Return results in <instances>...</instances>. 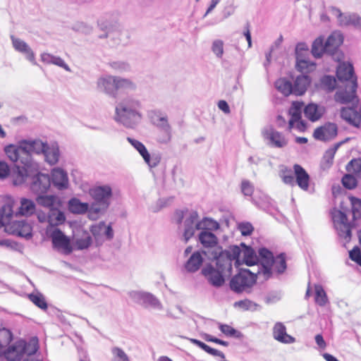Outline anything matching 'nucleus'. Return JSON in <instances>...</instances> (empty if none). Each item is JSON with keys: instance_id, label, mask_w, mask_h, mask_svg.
I'll return each instance as SVG.
<instances>
[{"instance_id": "09e8293b", "label": "nucleus", "mask_w": 361, "mask_h": 361, "mask_svg": "<svg viewBox=\"0 0 361 361\" xmlns=\"http://www.w3.org/2000/svg\"><path fill=\"white\" fill-rule=\"evenodd\" d=\"M154 124L160 130V131H166L169 135V130H171V127L168 122L167 116H160ZM169 136L167 137L169 138Z\"/></svg>"}, {"instance_id": "37998d69", "label": "nucleus", "mask_w": 361, "mask_h": 361, "mask_svg": "<svg viewBox=\"0 0 361 361\" xmlns=\"http://www.w3.org/2000/svg\"><path fill=\"white\" fill-rule=\"evenodd\" d=\"M66 219L63 212L58 209H51L49 214V220L51 224H59Z\"/></svg>"}, {"instance_id": "4d7b16f0", "label": "nucleus", "mask_w": 361, "mask_h": 361, "mask_svg": "<svg viewBox=\"0 0 361 361\" xmlns=\"http://www.w3.org/2000/svg\"><path fill=\"white\" fill-rule=\"evenodd\" d=\"M343 185L349 190L354 189L357 186V180L352 174H345L342 178Z\"/></svg>"}, {"instance_id": "8fccbe9b", "label": "nucleus", "mask_w": 361, "mask_h": 361, "mask_svg": "<svg viewBox=\"0 0 361 361\" xmlns=\"http://www.w3.org/2000/svg\"><path fill=\"white\" fill-rule=\"evenodd\" d=\"M315 64L306 59H297L296 68L298 71L304 73L311 71Z\"/></svg>"}, {"instance_id": "a211bd4d", "label": "nucleus", "mask_w": 361, "mask_h": 361, "mask_svg": "<svg viewBox=\"0 0 361 361\" xmlns=\"http://www.w3.org/2000/svg\"><path fill=\"white\" fill-rule=\"evenodd\" d=\"M50 237L54 247L63 249L68 253L72 251L69 238L60 229L54 228Z\"/></svg>"}, {"instance_id": "69168bd1", "label": "nucleus", "mask_w": 361, "mask_h": 361, "mask_svg": "<svg viewBox=\"0 0 361 361\" xmlns=\"http://www.w3.org/2000/svg\"><path fill=\"white\" fill-rule=\"evenodd\" d=\"M75 244L80 250L87 249L92 244V238L89 235H87L84 238H78L75 241Z\"/></svg>"}, {"instance_id": "473e14b6", "label": "nucleus", "mask_w": 361, "mask_h": 361, "mask_svg": "<svg viewBox=\"0 0 361 361\" xmlns=\"http://www.w3.org/2000/svg\"><path fill=\"white\" fill-rule=\"evenodd\" d=\"M136 84L128 78L116 76V94L118 91L129 92L135 90Z\"/></svg>"}, {"instance_id": "bf43d9fd", "label": "nucleus", "mask_w": 361, "mask_h": 361, "mask_svg": "<svg viewBox=\"0 0 361 361\" xmlns=\"http://www.w3.org/2000/svg\"><path fill=\"white\" fill-rule=\"evenodd\" d=\"M335 228L337 231L338 235L341 238H343L347 241H349L351 238V230L350 224H345V228L341 225L335 226Z\"/></svg>"}, {"instance_id": "4468645a", "label": "nucleus", "mask_w": 361, "mask_h": 361, "mask_svg": "<svg viewBox=\"0 0 361 361\" xmlns=\"http://www.w3.org/2000/svg\"><path fill=\"white\" fill-rule=\"evenodd\" d=\"M337 134V125L334 123L327 122L314 130L313 137L317 140L328 142L334 140Z\"/></svg>"}, {"instance_id": "a878e982", "label": "nucleus", "mask_w": 361, "mask_h": 361, "mask_svg": "<svg viewBox=\"0 0 361 361\" xmlns=\"http://www.w3.org/2000/svg\"><path fill=\"white\" fill-rule=\"evenodd\" d=\"M324 108L315 104H309L304 109V114L311 121H317L324 114Z\"/></svg>"}, {"instance_id": "e433bc0d", "label": "nucleus", "mask_w": 361, "mask_h": 361, "mask_svg": "<svg viewBox=\"0 0 361 361\" xmlns=\"http://www.w3.org/2000/svg\"><path fill=\"white\" fill-rule=\"evenodd\" d=\"M341 25H353L361 29V17L356 13L344 14L340 20Z\"/></svg>"}, {"instance_id": "0e129e2a", "label": "nucleus", "mask_w": 361, "mask_h": 361, "mask_svg": "<svg viewBox=\"0 0 361 361\" xmlns=\"http://www.w3.org/2000/svg\"><path fill=\"white\" fill-rule=\"evenodd\" d=\"M241 192L245 196H251L254 192V186L250 181L243 180L240 185Z\"/></svg>"}, {"instance_id": "2f4dec72", "label": "nucleus", "mask_w": 361, "mask_h": 361, "mask_svg": "<svg viewBox=\"0 0 361 361\" xmlns=\"http://www.w3.org/2000/svg\"><path fill=\"white\" fill-rule=\"evenodd\" d=\"M317 87L326 92H331L336 87V80L332 75H325L319 79Z\"/></svg>"}, {"instance_id": "0eeeda50", "label": "nucleus", "mask_w": 361, "mask_h": 361, "mask_svg": "<svg viewBox=\"0 0 361 361\" xmlns=\"http://www.w3.org/2000/svg\"><path fill=\"white\" fill-rule=\"evenodd\" d=\"M343 42V35L338 31L333 32L326 39L323 36L316 38L312 45V54L320 58L324 54H334Z\"/></svg>"}, {"instance_id": "7c9ffc66", "label": "nucleus", "mask_w": 361, "mask_h": 361, "mask_svg": "<svg viewBox=\"0 0 361 361\" xmlns=\"http://www.w3.org/2000/svg\"><path fill=\"white\" fill-rule=\"evenodd\" d=\"M274 86L285 97L293 94V83L287 78H281L276 80Z\"/></svg>"}, {"instance_id": "052dcab7", "label": "nucleus", "mask_w": 361, "mask_h": 361, "mask_svg": "<svg viewBox=\"0 0 361 361\" xmlns=\"http://www.w3.org/2000/svg\"><path fill=\"white\" fill-rule=\"evenodd\" d=\"M109 66L116 72L122 73L130 71V66L124 61H112L109 63Z\"/></svg>"}, {"instance_id": "1a4fd4ad", "label": "nucleus", "mask_w": 361, "mask_h": 361, "mask_svg": "<svg viewBox=\"0 0 361 361\" xmlns=\"http://www.w3.org/2000/svg\"><path fill=\"white\" fill-rule=\"evenodd\" d=\"M261 277L258 274V271L254 274L248 269H242L231 279L230 288L237 293L246 291L256 283L257 278Z\"/></svg>"}, {"instance_id": "b1692460", "label": "nucleus", "mask_w": 361, "mask_h": 361, "mask_svg": "<svg viewBox=\"0 0 361 361\" xmlns=\"http://www.w3.org/2000/svg\"><path fill=\"white\" fill-rule=\"evenodd\" d=\"M310 82L311 78L307 75L297 76L293 84V94L300 96L305 94Z\"/></svg>"}, {"instance_id": "39448f33", "label": "nucleus", "mask_w": 361, "mask_h": 361, "mask_svg": "<svg viewBox=\"0 0 361 361\" xmlns=\"http://www.w3.org/2000/svg\"><path fill=\"white\" fill-rule=\"evenodd\" d=\"M199 215L194 210H177L174 215L178 230L183 233L185 243H187L194 235L197 230H200L198 223Z\"/></svg>"}, {"instance_id": "49530a36", "label": "nucleus", "mask_w": 361, "mask_h": 361, "mask_svg": "<svg viewBox=\"0 0 361 361\" xmlns=\"http://www.w3.org/2000/svg\"><path fill=\"white\" fill-rule=\"evenodd\" d=\"M142 158L150 168H155L160 163L161 156L159 153H153L152 154H150L147 152V156L145 157V155Z\"/></svg>"}, {"instance_id": "6ab92c4d", "label": "nucleus", "mask_w": 361, "mask_h": 361, "mask_svg": "<svg viewBox=\"0 0 361 361\" xmlns=\"http://www.w3.org/2000/svg\"><path fill=\"white\" fill-rule=\"evenodd\" d=\"M11 39L12 41L13 47L16 51L25 54L28 61L32 62L34 65H37L35 54L25 41L17 38L13 35L11 36Z\"/></svg>"}, {"instance_id": "ea45409f", "label": "nucleus", "mask_w": 361, "mask_h": 361, "mask_svg": "<svg viewBox=\"0 0 361 361\" xmlns=\"http://www.w3.org/2000/svg\"><path fill=\"white\" fill-rule=\"evenodd\" d=\"M28 298L30 300L39 308L43 310H46L47 309V302L42 293H31L28 295Z\"/></svg>"}, {"instance_id": "9b49d317", "label": "nucleus", "mask_w": 361, "mask_h": 361, "mask_svg": "<svg viewBox=\"0 0 361 361\" xmlns=\"http://www.w3.org/2000/svg\"><path fill=\"white\" fill-rule=\"evenodd\" d=\"M262 135L267 145L274 148H283L288 145V140L283 133L277 131L271 126L264 128Z\"/></svg>"}, {"instance_id": "f3484780", "label": "nucleus", "mask_w": 361, "mask_h": 361, "mask_svg": "<svg viewBox=\"0 0 361 361\" xmlns=\"http://www.w3.org/2000/svg\"><path fill=\"white\" fill-rule=\"evenodd\" d=\"M51 183L58 190L67 189L69 185L68 174L63 169L56 167L51 171Z\"/></svg>"}, {"instance_id": "f704fd0d", "label": "nucleus", "mask_w": 361, "mask_h": 361, "mask_svg": "<svg viewBox=\"0 0 361 361\" xmlns=\"http://www.w3.org/2000/svg\"><path fill=\"white\" fill-rule=\"evenodd\" d=\"M200 242L205 247H213L217 244L216 236L208 231H202L199 235Z\"/></svg>"}, {"instance_id": "c03bdc74", "label": "nucleus", "mask_w": 361, "mask_h": 361, "mask_svg": "<svg viewBox=\"0 0 361 361\" xmlns=\"http://www.w3.org/2000/svg\"><path fill=\"white\" fill-rule=\"evenodd\" d=\"M219 329L224 334L229 337L240 339L243 336L240 331L233 329L228 324H220Z\"/></svg>"}, {"instance_id": "a18cd8bd", "label": "nucleus", "mask_w": 361, "mask_h": 361, "mask_svg": "<svg viewBox=\"0 0 361 361\" xmlns=\"http://www.w3.org/2000/svg\"><path fill=\"white\" fill-rule=\"evenodd\" d=\"M233 306L234 307H239L243 310L255 311L257 310L258 305L252 300L245 299L235 302Z\"/></svg>"}, {"instance_id": "9d476101", "label": "nucleus", "mask_w": 361, "mask_h": 361, "mask_svg": "<svg viewBox=\"0 0 361 361\" xmlns=\"http://www.w3.org/2000/svg\"><path fill=\"white\" fill-rule=\"evenodd\" d=\"M357 88V79L354 78L349 84H344L343 87H340L337 90L334 94V100L342 104L351 103L353 106H357L359 103V99L356 94Z\"/></svg>"}, {"instance_id": "20e7f679", "label": "nucleus", "mask_w": 361, "mask_h": 361, "mask_svg": "<svg viewBox=\"0 0 361 361\" xmlns=\"http://www.w3.org/2000/svg\"><path fill=\"white\" fill-rule=\"evenodd\" d=\"M261 257V267L258 269V274L262 276L263 281H267L272 276L273 270L277 274H283L286 268V257L281 253L274 257L273 253L266 247L259 249Z\"/></svg>"}, {"instance_id": "f257e3e1", "label": "nucleus", "mask_w": 361, "mask_h": 361, "mask_svg": "<svg viewBox=\"0 0 361 361\" xmlns=\"http://www.w3.org/2000/svg\"><path fill=\"white\" fill-rule=\"evenodd\" d=\"M240 252V249L238 245L230 246L224 250L216 249L214 252L216 268L207 264L202 269V274L212 286L221 287L224 283V277L231 274L232 263L234 259H237Z\"/></svg>"}, {"instance_id": "de8ad7c7", "label": "nucleus", "mask_w": 361, "mask_h": 361, "mask_svg": "<svg viewBox=\"0 0 361 361\" xmlns=\"http://www.w3.org/2000/svg\"><path fill=\"white\" fill-rule=\"evenodd\" d=\"M111 353L112 361H130L127 354L119 347H113L111 349Z\"/></svg>"}, {"instance_id": "c756f323", "label": "nucleus", "mask_w": 361, "mask_h": 361, "mask_svg": "<svg viewBox=\"0 0 361 361\" xmlns=\"http://www.w3.org/2000/svg\"><path fill=\"white\" fill-rule=\"evenodd\" d=\"M41 60L44 63L54 64L63 68L66 71L71 72L70 67L66 63L63 59L59 56H56L49 53H43L41 54Z\"/></svg>"}, {"instance_id": "864d4df0", "label": "nucleus", "mask_w": 361, "mask_h": 361, "mask_svg": "<svg viewBox=\"0 0 361 361\" xmlns=\"http://www.w3.org/2000/svg\"><path fill=\"white\" fill-rule=\"evenodd\" d=\"M13 215V211L9 205H4L1 208V214L0 216V223L2 225L5 224H8L10 221V219Z\"/></svg>"}, {"instance_id": "72a5a7b5", "label": "nucleus", "mask_w": 361, "mask_h": 361, "mask_svg": "<svg viewBox=\"0 0 361 361\" xmlns=\"http://www.w3.org/2000/svg\"><path fill=\"white\" fill-rule=\"evenodd\" d=\"M35 202L27 198L20 199V207L18 214L22 216H31L35 212Z\"/></svg>"}, {"instance_id": "c85d7f7f", "label": "nucleus", "mask_w": 361, "mask_h": 361, "mask_svg": "<svg viewBox=\"0 0 361 361\" xmlns=\"http://www.w3.org/2000/svg\"><path fill=\"white\" fill-rule=\"evenodd\" d=\"M13 227L18 235L26 239L32 238V226L25 220L18 221L13 224Z\"/></svg>"}, {"instance_id": "f8f14e48", "label": "nucleus", "mask_w": 361, "mask_h": 361, "mask_svg": "<svg viewBox=\"0 0 361 361\" xmlns=\"http://www.w3.org/2000/svg\"><path fill=\"white\" fill-rule=\"evenodd\" d=\"M37 350V347L34 345L31 350L27 349V346L24 342H18L16 344L8 347L4 351L6 358L9 361H20L24 354L29 355H33Z\"/></svg>"}, {"instance_id": "e2e57ef3", "label": "nucleus", "mask_w": 361, "mask_h": 361, "mask_svg": "<svg viewBox=\"0 0 361 361\" xmlns=\"http://www.w3.org/2000/svg\"><path fill=\"white\" fill-rule=\"evenodd\" d=\"M238 229L240 231L242 235L247 236L252 233L254 227L249 222H242L238 224Z\"/></svg>"}, {"instance_id": "79ce46f5", "label": "nucleus", "mask_w": 361, "mask_h": 361, "mask_svg": "<svg viewBox=\"0 0 361 361\" xmlns=\"http://www.w3.org/2000/svg\"><path fill=\"white\" fill-rule=\"evenodd\" d=\"M279 176L285 184L291 186L295 185V176L291 169L285 167L280 171Z\"/></svg>"}, {"instance_id": "7ed1b4c3", "label": "nucleus", "mask_w": 361, "mask_h": 361, "mask_svg": "<svg viewBox=\"0 0 361 361\" xmlns=\"http://www.w3.org/2000/svg\"><path fill=\"white\" fill-rule=\"evenodd\" d=\"M140 109L139 100L127 97L116 105L114 119L126 128H134L142 119Z\"/></svg>"}, {"instance_id": "cd10ccee", "label": "nucleus", "mask_w": 361, "mask_h": 361, "mask_svg": "<svg viewBox=\"0 0 361 361\" xmlns=\"http://www.w3.org/2000/svg\"><path fill=\"white\" fill-rule=\"evenodd\" d=\"M302 108L303 103L302 102H295L292 104V106L289 109V114L290 116V118L288 122L289 130L293 128L295 123L301 119Z\"/></svg>"}, {"instance_id": "ddd939ff", "label": "nucleus", "mask_w": 361, "mask_h": 361, "mask_svg": "<svg viewBox=\"0 0 361 361\" xmlns=\"http://www.w3.org/2000/svg\"><path fill=\"white\" fill-rule=\"evenodd\" d=\"M130 298L137 303L145 307H151L157 310H162L163 306L159 300L153 294L144 291H131Z\"/></svg>"}, {"instance_id": "bb28decb", "label": "nucleus", "mask_w": 361, "mask_h": 361, "mask_svg": "<svg viewBox=\"0 0 361 361\" xmlns=\"http://www.w3.org/2000/svg\"><path fill=\"white\" fill-rule=\"evenodd\" d=\"M203 262V257L199 252H195L185 264L187 271L194 273L197 271Z\"/></svg>"}, {"instance_id": "f03ea898", "label": "nucleus", "mask_w": 361, "mask_h": 361, "mask_svg": "<svg viewBox=\"0 0 361 361\" xmlns=\"http://www.w3.org/2000/svg\"><path fill=\"white\" fill-rule=\"evenodd\" d=\"M4 152L8 158L14 163L15 169L12 174L13 185L23 184L25 176L36 169L37 163L25 152L22 141L18 146L15 145L6 146Z\"/></svg>"}, {"instance_id": "4be33fe9", "label": "nucleus", "mask_w": 361, "mask_h": 361, "mask_svg": "<svg viewBox=\"0 0 361 361\" xmlns=\"http://www.w3.org/2000/svg\"><path fill=\"white\" fill-rule=\"evenodd\" d=\"M42 154L46 162L49 165L57 164L60 157V150L58 143L55 142L47 143Z\"/></svg>"}, {"instance_id": "5fc2aeb1", "label": "nucleus", "mask_w": 361, "mask_h": 361, "mask_svg": "<svg viewBox=\"0 0 361 361\" xmlns=\"http://www.w3.org/2000/svg\"><path fill=\"white\" fill-rule=\"evenodd\" d=\"M335 154L334 150H326L323 156L321 166L323 169H328L333 164Z\"/></svg>"}, {"instance_id": "412c9836", "label": "nucleus", "mask_w": 361, "mask_h": 361, "mask_svg": "<svg viewBox=\"0 0 361 361\" xmlns=\"http://www.w3.org/2000/svg\"><path fill=\"white\" fill-rule=\"evenodd\" d=\"M47 142H44L39 139L36 140H23L22 144L25 152L32 157V154H42Z\"/></svg>"}, {"instance_id": "774afa93", "label": "nucleus", "mask_w": 361, "mask_h": 361, "mask_svg": "<svg viewBox=\"0 0 361 361\" xmlns=\"http://www.w3.org/2000/svg\"><path fill=\"white\" fill-rule=\"evenodd\" d=\"M73 29L76 30V31L85 33V34L90 33L92 32V27L87 25V24H85L84 23H76L73 26Z\"/></svg>"}, {"instance_id": "680f3d73", "label": "nucleus", "mask_w": 361, "mask_h": 361, "mask_svg": "<svg viewBox=\"0 0 361 361\" xmlns=\"http://www.w3.org/2000/svg\"><path fill=\"white\" fill-rule=\"evenodd\" d=\"M212 51L218 58H221L224 54V42L221 39H216L212 45Z\"/></svg>"}, {"instance_id": "58836bf2", "label": "nucleus", "mask_w": 361, "mask_h": 361, "mask_svg": "<svg viewBox=\"0 0 361 361\" xmlns=\"http://www.w3.org/2000/svg\"><path fill=\"white\" fill-rule=\"evenodd\" d=\"M315 302L321 307L329 302L326 293L321 285H315Z\"/></svg>"}, {"instance_id": "2eb2a0df", "label": "nucleus", "mask_w": 361, "mask_h": 361, "mask_svg": "<svg viewBox=\"0 0 361 361\" xmlns=\"http://www.w3.org/2000/svg\"><path fill=\"white\" fill-rule=\"evenodd\" d=\"M97 90L111 97H116V76L106 75L97 81Z\"/></svg>"}, {"instance_id": "13d9d810", "label": "nucleus", "mask_w": 361, "mask_h": 361, "mask_svg": "<svg viewBox=\"0 0 361 361\" xmlns=\"http://www.w3.org/2000/svg\"><path fill=\"white\" fill-rule=\"evenodd\" d=\"M346 169L353 171L357 176H361V158L351 160L348 164Z\"/></svg>"}, {"instance_id": "c9c22d12", "label": "nucleus", "mask_w": 361, "mask_h": 361, "mask_svg": "<svg viewBox=\"0 0 361 361\" xmlns=\"http://www.w3.org/2000/svg\"><path fill=\"white\" fill-rule=\"evenodd\" d=\"M69 210L74 214H84L88 211L89 204L81 202L77 198H72L68 202Z\"/></svg>"}, {"instance_id": "338daca9", "label": "nucleus", "mask_w": 361, "mask_h": 361, "mask_svg": "<svg viewBox=\"0 0 361 361\" xmlns=\"http://www.w3.org/2000/svg\"><path fill=\"white\" fill-rule=\"evenodd\" d=\"M349 257L351 260L354 261L361 267V252L358 247L355 246L349 252Z\"/></svg>"}, {"instance_id": "aec40b11", "label": "nucleus", "mask_w": 361, "mask_h": 361, "mask_svg": "<svg viewBox=\"0 0 361 361\" xmlns=\"http://www.w3.org/2000/svg\"><path fill=\"white\" fill-rule=\"evenodd\" d=\"M336 76L339 81L344 82L345 84H349L354 78L357 79L353 65L345 62L338 65L336 70Z\"/></svg>"}, {"instance_id": "393cba45", "label": "nucleus", "mask_w": 361, "mask_h": 361, "mask_svg": "<svg viewBox=\"0 0 361 361\" xmlns=\"http://www.w3.org/2000/svg\"><path fill=\"white\" fill-rule=\"evenodd\" d=\"M274 338L283 343H292L295 338L287 334L286 326L281 322L276 323L273 329Z\"/></svg>"}, {"instance_id": "5701e85b", "label": "nucleus", "mask_w": 361, "mask_h": 361, "mask_svg": "<svg viewBox=\"0 0 361 361\" xmlns=\"http://www.w3.org/2000/svg\"><path fill=\"white\" fill-rule=\"evenodd\" d=\"M295 181L302 190H307L310 183V176L307 172L299 164L293 165Z\"/></svg>"}, {"instance_id": "3c124183", "label": "nucleus", "mask_w": 361, "mask_h": 361, "mask_svg": "<svg viewBox=\"0 0 361 361\" xmlns=\"http://www.w3.org/2000/svg\"><path fill=\"white\" fill-rule=\"evenodd\" d=\"M333 220L335 226L341 225L345 228V224H349L348 222L347 215L340 210L335 212L333 214Z\"/></svg>"}, {"instance_id": "603ef678", "label": "nucleus", "mask_w": 361, "mask_h": 361, "mask_svg": "<svg viewBox=\"0 0 361 361\" xmlns=\"http://www.w3.org/2000/svg\"><path fill=\"white\" fill-rule=\"evenodd\" d=\"M127 140L140 153L142 157L145 155L147 156L148 151L141 142L130 137H127Z\"/></svg>"}, {"instance_id": "423d86ee", "label": "nucleus", "mask_w": 361, "mask_h": 361, "mask_svg": "<svg viewBox=\"0 0 361 361\" xmlns=\"http://www.w3.org/2000/svg\"><path fill=\"white\" fill-rule=\"evenodd\" d=\"M90 195L93 200L90 207V215L97 216L105 212L113 197L111 186L109 185L95 186L90 190Z\"/></svg>"}, {"instance_id": "dca6fc26", "label": "nucleus", "mask_w": 361, "mask_h": 361, "mask_svg": "<svg viewBox=\"0 0 361 361\" xmlns=\"http://www.w3.org/2000/svg\"><path fill=\"white\" fill-rule=\"evenodd\" d=\"M240 246L242 247V249L239 246H238L240 249V255L237 259H234L233 261H235V262H238L239 257L242 255L243 261L246 265L252 266L255 264H257L259 269V267H261V257L259 255V253L258 252V255H257L255 251L251 247L246 246L244 243H241Z\"/></svg>"}, {"instance_id": "a19ab883", "label": "nucleus", "mask_w": 361, "mask_h": 361, "mask_svg": "<svg viewBox=\"0 0 361 361\" xmlns=\"http://www.w3.org/2000/svg\"><path fill=\"white\" fill-rule=\"evenodd\" d=\"M200 230H217L219 228V224L217 221L212 219L204 217L202 220L200 221L198 225Z\"/></svg>"}, {"instance_id": "6e6d98bb", "label": "nucleus", "mask_w": 361, "mask_h": 361, "mask_svg": "<svg viewBox=\"0 0 361 361\" xmlns=\"http://www.w3.org/2000/svg\"><path fill=\"white\" fill-rule=\"evenodd\" d=\"M352 214L354 219L361 216V200L356 197L351 198Z\"/></svg>"}, {"instance_id": "6e6552de", "label": "nucleus", "mask_w": 361, "mask_h": 361, "mask_svg": "<svg viewBox=\"0 0 361 361\" xmlns=\"http://www.w3.org/2000/svg\"><path fill=\"white\" fill-rule=\"evenodd\" d=\"M37 164L36 169L25 178V182H28L30 191L35 195L47 194L51 187V178L49 175L38 171Z\"/></svg>"}, {"instance_id": "4c0bfd02", "label": "nucleus", "mask_w": 361, "mask_h": 361, "mask_svg": "<svg viewBox=\"0 0 361 361\" xmlns=\"http://www.w3.org/2000/svg\"><path fill=\"white\" fill-rule=\"evenodd\" d=\"M36 202L37 203L44 207L54 209V202L56 197L54 195H47V194H37Z\"/></svg>"}]
</instances>
